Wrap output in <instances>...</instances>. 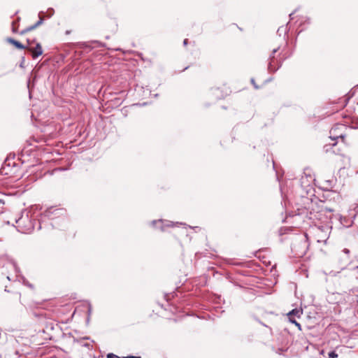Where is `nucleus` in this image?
<instances>
[{
	"mask_svg": "<svg viewBox=\"0 0 358 358\" xmlns=\"http://www.w3.org/2000/svg\"><path fill=\"white\" fill-rule=\"evenodd\" d=\"M303 313V310L302 309H298V308H295V309H293L292 311H290L288 314H287V316L288 317H292L294 316V317H300L301 315H302Z\"/></svg>",
	"mask_w": 358,
	"mask_h": 358,
	"instance_id": "nucleus-6",
	"label": "nucleus"
},
{
	"mask_svg": "<svg viewBox=\"0 0 358 358\" xmlns=\"http://www.w3.org/2000/svg\"><path fill=\"white\" fill-rule=\"evenodd\" d=\"M13 32H16L17 31L16 28L14 27V22H13Z\"/></svg>",
	"mask_w": 358,
	"mask_h": 358,
	"instance_id": "nucleus-16",
	"label": "nucleus"
},
{
	"mask_svg": "<svg viewBox=\"0 0 358 358\" xmlns=\"http://www.w3.org/2000/svg\"><path fill=\"white\" fill-rule=\"evenodd\" d=\"M288 319H289V320L292 323L294 324L296 327H298V328H299V329H301V324H300L299 322H296V320H295V317H294V316H292V317H291V316H290V317H288Z\"/></svg>",
	"mask_w": 358,
	"mask_h": 358,
	"instance_id": "nucleus-8",
	"label": "nucleus"
},
{
	"mask_svg": "<svg viewBox=\"0 0 358 358\" xmlns=\"http://www.w3.org/2000/svg\"><path fill=\"white\" fill-rule=\"evenodd\" d=\"M0 203L3 204L4 203L2 201V200L0 199Z\"/></svg>",
	"mask_w": 358,
	"mask_h": 358,
	"instance_id": "nucleus-19",
	"label": "nucleus"
},
{
	"mask_svg": "<svg viewBox=\"0 0 358 358\" xmlns=\"http://www.w3.org/2000/svg\"><path fill=\"white\" fill-rule=\"evenodd\" d=\"M187 43H188V40L187 38L185 39L184 41H183L184 45H187Z\"/></svg>",
	"mask_w": 358,
	"mask_h": 358,
	"instance_id": "nucleus-17",
	"label": "nucleus"
},
{
	"mask_svg": "<svg viewBox=\"0 0 358 358\" xmlns=\"http://www.w3.org/2000/svg\"><path fill=\"white\" fill-rule=\"evenodd\" d=\"M43 22V17L41 16V15L40 13L39 14V20L34 25L29 26V27H27L26 29H23L22 31H21L20 34L22 35L29 31L34 30V29H36V27H38V26L42 24Z\"/></svg>",
	"mask_w": 358,
	"mask_h": 358,
	"instance_id": "nucleus-4",
	"label": "nucleus"
},
{
	"mask_svg": "<svg viewBox=\"0 0 358 358\" xmlns=\"http://www.w3.org/2000/svg\"><path fill=\"white\" fill-rule=\"evenodd\" d=\"M342 252L345 254L348 257H349V255H350V251L349 249H347V248H344Z\"/></svg>",
	"mask_w": 358,
	"mask_h": 358,
	"instance_id": "nucleus-13",
	"label": "nucleus"
},
{
	"mask_svg": "<svg viewBox=\"0 0 358 358\" xmlns=\"http://www.w3.org/2000/svg\"><path fill=\"white\" fill-rule=\"evenodd\" d=\"M8 41L10 43L15 45L18 49H20V50L25 49V46L24 45H22L21 43H20L19 41H17L13 38H8Z\"/></svg>",
	"mask_w": 358,
	"mask_h": 358,
	"instance_id": "nucleus-7",
	"label": "nucleus"
},
{
	"mask_svg": "<svg viewBox=\"0 0 358 358\" xmlns=\"http://www.w3.org/2000/svg\"><path fill=\"white\" fill-rule=\"evenodd\" d=\"M341 222L344 226H350V224H348V223H343V222L342 221V219L341 220Z\"/></svg>",
	"mask_w": 358,
	"mask_h": 358,
	"instance_id": "nucleus-15",
	"label": "nucleus"
},
{
	"mask_svg": "<svg viewBox=\"0 0 358 358\" xmlns=\"http://www.w3.org/2000/svg\"><path fill=\"white\" fill-rule=\"evenodd\" d=\"M29 50L31 52L34 59L37 58L43 54L42 47L40 43H37L34 48H29Z\"/></svg>",
	"mask_w": 358,
	"mask_h": 358,
	"instance_id": "nucleus-5",
	"label": "nucleus"
},
{
	"mask_svg": "<svg viewBox=\"0 0 358 358\" xmlns=\"http://www.w3.org/2000/svg\"><path fill=\"white\" fill-rule=\"evenodd\" d=\"M358 90V85L355 88L353 94H355Z\"/></svg>",
	"mask_w": 358,
	"mask_h": 358,
	"instance_id": "nucleus-18",
	"label": "nucleus"
},
{
	"mask_svg": "<svg viewBox=\"0 0 358 358\" xmlns=\"http://www.w3.org/2000/svg\"><path fill=\"white\" fill-rule=\"evenodd\" d=\"M53 211H52V208H49L48 210H46L45 212H44V215L45 217H50V215L52 214Z\"/></svg>",
	"mask_w": 358,
	"mask_h": 358,
	"instance_id": "nucleus-9",
	"label": "nucleus"
},
{
	"mask_svg": "<svg viewBox=\"0 0 358 358\" xmlns=\"http://www.w3.org/2000/svg\"><path fill=\"white\" fill-rule=\"evenodd\" d=\"M278 51V48L273 49L271 55L269 57L268 69L270 71H275L280 66L278 60L275 57L274 55Z\"/></svg>",
	"mask_w": 358,
	"mask_h": 358,
	"instance_id": "nucleus-3",
	"label": "nucleus"
},
{
	"mask_svg": "<svg viewBox=\"0 0 358 358\" xmlns=\"http://www.w3.org/2000/svg\"><path fill=\"white\" fill-rule=\"evenodd\" d=\"M8 266L10 267H12L13 269L15 270L16 272H17V268L16 264L14 262H8Z\"/></svg>",
	"mask_w": 358,
	"mask_h": 358,
	"instance_id": "nucleus-10",
	"label": "nucleus"
},
{
	"mask_svg": "<svg viewBox=\"0 0 358 358\" xmlns=\"http://www.w3.org/2000/svg\"><path fill=\"white\" fill-rule=\"evenodd\" d=\"M348 127L343 124H335L330 130L331 138L333 140L341 138L343 140L346 136Z\"/></svg>",
	"mask_w": 358,
	"mask_h": 358,
	"instance_id": "nucleus-1",
	"label": "nucleus"
},
{
	"mask_svg": "<svg viewBox=\"0 0 358 358\" xmlns=\"http://www.w3.org/2000/svg\"><path fill=\"white\" fill-rule=\"evenodd\" d=\"M16 223L17 224V230L22 233H29L34 228V226L31 220H29L28 216L25 217H21L16 220Z\"/></svg>",
	"mask_w": 358,
	"mask_h": 358,
	"instance_id": "nucleus-2",
	"label": "nucleus"
},
{
	"mask_svg": "<svg viewBox=\"0 0 358 358\" xmlns=\"http://www.w3.org/2000/svg\"><path fill=\"white\" fill-rule=\"evenodd\" d=\"M121 358H141V357H136V356H127V357H122Z\"/></svg>",
	"mask_w": 358,
	"mask_h": 358,
	"instance_id": "nucleus-14",
	"label": "nucleus"
},
{
	"mask_svg": "<svg viewBox=\"0 0 358 358\" xmlns=\"http://www.w3.org/2000/svg\"><path fill=\"white\" fill-rule=\"evenodd\" d=\"M107 358H121V357L113 354V353H108L107 355Z\"/></svg>",
	"mask_w": 358,
	"mask_h": 358,
	"instance_id": "nucleus-12",
	"label": "nucleus"
},
{
	"mask_svg": "<svg viewBox=\"0 0 358 358\" xmlns=\"http://www.w3.org/2000/svg\"><path fill=\"white\" fill-rule=\"evenodd\" d=\"M338 357V354L334 351H331L329 353V358H336Z\"/></svg>",
	"mask_w": 358,
	"mask_h": 358,
	"instance_id": "nucleus-11",
	"label": "nucleus"
}]
</instances>
